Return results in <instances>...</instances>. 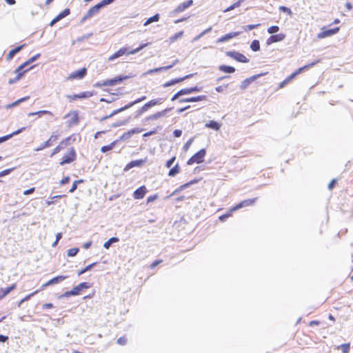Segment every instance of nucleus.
<instances>
[{"label":"nucleus","instance_id":"obj_59","mask_svg":"<svg viewBox=\"0 0 353 353\" xmlns=\"http://www.w3.org/2000/svg\"><path fill=\"white\" fill-rule=\"evenodd\" d=\"M13 170H14V168H10V169H6V170H2L1 172H0V177H3L6 175L9 174Z\"/></svg>","mask_w":353,"mask_h":353},{"label":"nucleus","instance_id":"obj_45","mask_svg":"<svg viewBox=\"0 0 353 353\" xmlns=\"http://www.w3.org/2000/svg\"><path fill=\"white\" fill-rule=\"evenodd\" d=\"M128 108H130L128 107V105L127 104L121 108L114 110L110 114H109V117H113L114 115H115L119 112H121Z\"/></svg>","mask_w":353,"mask_h":353},{"label":"nucleus","instance_id":"obj_35","mask_svg":"<svg viewBox=\"0 0 353 353\" xmlns=\"http://www.w3.org/2000/svg\"><path fill=\"white\" fill-rule=\"evenodd\" d=\"M43 114H49L50 116H52L53 114L50 112V111H48V110H39L38 112H30L28 114V117H31V116H34V115H38L39 117H41Z\"/></svg>","mask_w":353,"mask_h":353},{"label":"nucleus","instance_id":"obj_14","mask_svg":"<svg viewBox=\"0 0 353 353\" xmlns=\"http://www.w3.org/2000/svg\"><path fill=\"white\" fill-rule=\"evenodd\" d=\"M285 38V34L283 33H280L277 34L271 35L266 41L267 45H271L273 43L279 42L283 41Z\"/></svg>","mask_w":353,"mask_h":353},{"label":"nucleus","instance_id":"obj_63","mask_svg":"<svg viewBox=\"0 0 353 353\" xmlns=\"http://www.w3.org/2000/svg\"><path fill=\"white\" fill-rule=\"evenodd\" d=\"M81 292V290H80V288L78 287V285L72 289V292L74 296L79 295Z\"/></svg>","mask_w":353,"mask_h":353},{"label":"nucleus","instance_id":"obj_53","mask_svg":"<svg viewBox=\"0 0 353 353\" xmlns=\"http://www.w3.org/2000/svg\"><path fill=\"white\" fill-rule=\"evenodd\" d=\"M193 141H194V138L192 137V138L190 139H189V140H188V141L184 144V145H183V150H184L185 151H187V150L190 148V145H192V143Z\"/></svg>","mask_w":353,"mask_h":353},{"label":"nucleus","instance_id":"obj_26","mask_svg":"<svg viewBox=\"0 0 353 353\" xmlns=\"http://www.w3.org/2000/svg\"><path fill=\"white\" fill-rule=\"evenodd\" d=\"M144 163H145V160H143V159L132 161L126 165L125 170H129L134 167H139V166L142 165Z\"/></svg>","mask_w":353,"mask_h":353},{"label":"nucleus","instance_id":"obj_18","mask_svg":"<svg viewBox=\"0 0 353 353\" xmlns=\"http://www.w3.org/2000/svg\"><path fill=\"white\" fill-rule=\"evenodd\" d=\"M240 34H241V32H232L228 33V34H225L224 36L219 38L216 41V43H223V42L228 41L230 39L239 36Z\"/></svg>","mask_w":353,"mask_h":353},{"label":"nucleus","instance_id":"obj_31","mask_svg":"<svg viewBox=\"0 0 353 353\" xmlns=\"http://www.w3.org/2000/svg\"><path fill=\"white\" fill-rule=\"evenodd\" d=\"M16 285L13 284L12 285L4 289H1L0 292L2 293L0 295V299L4 297L7 294H8L12 290H13L15 288Z\"/></svg>","mask_w":353,"mask_h":353},{"label":"nucleus","instance_id":"obj_55","mask_svg":"<svg viewBox=\"0 0 353 353\" xmlns=\"http://www.w3.org/2000/svg\"><path fill=\"white\" fill-rule=\"evenodd\" d=\"M108 83V80H105L103 81H101V82H97L94 86L96 87V88H101L102 86H108V84H107Z\"/></svg>","mask_w":353,"mask_h":353},{"label":"nucleus","instance_id":"obj_58","mask_svg":"<svg viewBox=\"0 0 353 353\" xmlns=\"http://www.w3.org/2000/svg\"><path fill=\"white\" fill-rule=\"evenodd\" d=\"M117 343L119 344V345H124L126 344L127 343V339L124 336H121L120 338H119L117 339Z\"/></svg>","mask_w":353,"mask_h":353},{"label":"nucleus","instance_id":"obj_17","mask_svg":"<svg viewBox=\"0 0 353 353\" xmlns=\"http://www.w3.org/2000/svg\"><path fill=\"white\" fill-rule=\"evenodd\" d=\"M193 76L192 74H188V75H186L183 77H181V78H177V79H172L166 83H165L163 85V88H168V87H170L171 85H173L174 84H176L178 83H180L185 79H188L190 77H192Z\"/></svg>","mask_w":353,"mask_h":353},{"label":"nucleus","instance_id":"obj_29","mask_svg":"<svg viewBox=\"0 0 353 353\" xmlns=\"http://www.w3.org/2000/svg\"><path fill=\"white\" fill-rule=\"evenodd\" d=\"M183 90L184 92V94H192L194 92H200L201 90V87H199V86L196 85V86L188 88H183Z\"/></svg>","mask_w":353,"mask_h":353},{"label":"nucleus","instance_id":"obj_42","mask_svg":"<svg viewBox=\"0 0 353 353\" xmlns=\"http://www.w3.org/2000/svg\"><path fill=\"white\" fill-rule=\"evenodd\" d=\"M70 13V10L69 8H65L63 11L60 12L56 17L58 19L59 21H60L61 19L69 15Z\"/></svg>","mask_w":353,"mask_h":353},{"label":"nucleus","instance_id":"obj_52","mask_svg":"<svg viewBox=\"0 0 353 353\" xmlns=\"http://www.w3.org/2000/svg\"><path fill=\"white\" fill-rule=\"evenodd\" d=\"M132 135L131 134V132L129 131L125 132L119 139V140H128L130 138H131Z\"/></svg>","mask_w":353,"mask_h":353},{"label":"nucleus","instance_id":"obj_40","mask_svg":"<svg viewBox=\"0 0 353 353\" xmlns=\"http://www.w3.org/2000/svg\"><path fill=\"white\" fill-rule=\"evenodd\" d=\"M338 350H341L343 353H348L350 352V343H344L342 345H340L337 347Z\"/></svg>","mask_w":353,"mask_h":353},{"label":"nucleus","instance_id":"obj_54","mask_svg":"<svg viewBox=\"0 0 353 353\" xmlns=\"http://www.w3.org/2000/svg\"><path fill=\"white\" fill-rule=\"evenodd\" d=\"M279 10L281 11H282L283 12H285V13H287L289 15H291L292 14V10L288 8V7H285L284 6H281L279 7Z\"/></svg>","mask_w":353,"mask_h":353},{"label":"nucleus","instance_id":"obj_28","mask_svg":"<svg viewBox=\"0 0 353 353\" xmlns=\"http://www.w3.org/2000/svg\"><path fill=\"white\" fill-rule=\"evenodd\" d=\"M170 68H172V65H167V66L159 67V68L148 70L145 72V74H152L155 73V72H162V71H165V70H169Z\"/></svg>","mask_w":353,"mask_h":353},{"label":"nucleus","instance_id":"obj_5","mask_svg":"<svg viewBox=\"0 0 353 353\" xmlns=\"http://www.w3.org/2000/svg\"><path fill=\"white\" fill-rule=\"evenodd\" d=\"M226 55L241 63H248L249 59L243 54L236 51L226 52Z\"/></svg>","mask_w":353,"mask_h":353},{"label":"nucleus","instance_id":"obj_16","mask_svg":"<svg viewBox=\"0 0 353 353\" xmlns=\"http://www.w3.org/2000/svg\"><path fill=\"white\" fill-rule=\"evenodd\" d=\"M128 78H130V77L125 75L117 76L113 79H108V83L107 84H108V86H114L121 83L123 81L128 79Z\"/></svg>","mask_w":353,"mask_h":353},{"label":"nucleus","instance_id":"obj_44","mask_svg":"<svg viewBox=\"0 0 353 353\" xmlns=\"http://www.w3.org/2000/svg\"><path fill=\"white\" fill-rule=\"evenodd\" d=\"M28 99H29L28 96V97H25L23 98H21V99H19L17 100L16 101L13 102L12 103H10V104L8 105L7 108H11L12 107H14V106L19 105L20 103L26 101Z\"/></svg>","mask_w":353,"mask_h":353},{"label":"nucleus","instance_id":"obj_6","mask_svg":"<svg viewBox=\"0 0 353 353\" xmlns=\"http://www.w3.org/2000/svg\"><path fill=\"white\" fill-rule=\"evenodd\" d=\"M172 108H168L161 111L157 112L155 114H151L145 118L144 121L148 122L150 121L157 120L161 117H165L168 112L171 111Z\"/></svg>","mask_w":353,"mask_h":353},{"label":"nucleus","instance_id":"obj_10","mask_svg":"<svg viewBox=\"0 0 353 353\" xmlns=\"http://www.w3.org/2000/svg\"><path fill=\"white\" fill-rule=\"evenodd\" d=\"M265 73H261L256 75H253L249 78L245 79L241 82V90H245L251 83H252L254 81L257 79L258 78L263 76Z\"/></svg>","mask_w":353,"mask_h":353},{"label":"nucleus","instance_id":"obj_60","mask_svg":"<svg viewBox=\"0 0 353 353\" xmlns=\"http://www.w3.org/2000/svg\"><path fill=\"white\" fill-rule=\"evenodd\" d=\"M78 287L80 288V290L82 291L83 289H88L90 288V285L87 282H83L78 285Z\"/></svg>","mask_w":353,"mask_h":353},{"label":"nucleus","instance_id":"obj_25","mask_svg":"<svg viewBox=\"0 0 353 353\" xmlns=\"http://www.w3.org/2000/svg\"><path fill=\"white\" fill-rule=\"evenodd\" d=\"M26 44H23L11 50L7 55V59L11 60L17 53L19 52L24 48Z\"/></svg>","mask_w":353,"mask_h":353},{"label":"nucleus","instance_id":"obj_48","mask_svg":"<svg viewBox=\"0 0 353 353\" xmlns=\"http://www.w3.org/2000/svg\"><path fill=\"white\" fill-rule=\"evenodd\" d=\"M146 99V97L145 96H143L137 99H136L135 101H132L130 103H129L128 105V107L129 108H131L134 105L137 104V103H139L143 101H144L145 99Z\"/></svg>","mask_w":353,"mask_h":353},{"label":"nucleus","instance_id":"obj_62","mask_svg":"<svg viewBox=\"0 0 353 353\" xmlns=\"http://www.w3.org/2000/svg\"><path fill=\"white\" fill-rule=\"evenodd\" d=\"M28 70H27L28 71ZM26 72V70L25 71H23V69H22V67H20L19 66L15 70H14V73L17 75V74H21V77H23V75L24 74V73Z\"/></svg>","mask_w":353,"mask_h":353},{"label":"nucleus","instance_id":"obj_33","mask_svg":"<svg viewBox=\"0 0 353 353\" xmlns=\"http://www.w3.org/2000/svg\"><path fill=\"white\" fill-rule=\"evenodd\" d=\"M245 0H239L238 1L234 3L232 5L225 9L223 12H228L234 10V8H239L241 6V3L243 2Z\"/></svg>","mask_w":353,"mask_h":353},{"label":"nucleus","instance_id":"obj_9","mask_svg":"<svg viewBox=\"0 0 353 353\" xmlns=\"http://www.w3.org/2000/svg\"><path fill=\"white\" fill-rule=\"evenodd\" d=\"M339 31V27L332 28V29H328V30H324L323 28L322 31L317 34V37L319 39H323L325 37H331V36L338 33Z\"/></svg>","mask_w":353,"mask_h":353},{"label":"nucleus","instance_id":"obj_22","mask_svg":"<svg viewBox=\"0 0 353 353\" xmlns=\"http://www.w3.org/2000/svg\"><path fill=\"white\" fill-rule=\"evenodd\" d=\"M92 95V94L90 92H83L78 94H72V95H67V98H68L70 101L76 100L79 99H84L89 98Z\"/></svg>","mask_w":353,"mask_h":353},{"label":"nucleus","instance_id":"obj_32","mask_svg":"<svg viewBox=\"0 0 353 353\" xmlns=\"http://www.w3.org/2000/svg\"><path fill=\"white\" fill-rule=\"evenodd\" d=\"M119 241V238L117 237H111L110 239H109L107 241H105L104 243H103V247L105 248V249H109L110 247L111 246V245L114 243H117Z\"/></svg>","mask_w":353,"mask_h":353},{"label":"nucleus","instance_id":"obj_23","mask_svg":"<svg viewBox=\"0 0 353 353\" xmlns=\"http://www.w3.org/2000/svg\"><path fill=\"white\" fill-rule=\"evenodd\" d=\"M70 138H67L65 140H63L59 145H57L52 151V154H50V157H52L54 155L59 153L65 146L67 145L68 141H69Z\"/></svg>","mask_w":353,"mask_h":353},{"label":"nucleus","instance_id":"obj_13","mask_svg":"<svg viewBox=\"0 0 353 353\" xmlns=\"http://www.w3.org/2000/svg\"><path fill=\"white\" fill-rule=\"evenodd\" d=\"M86 74H87L86 68H83L79 70L72 72L70 74L68 79H83L86 75Z\"/></svg>","mask_w":353,"mask_h":353},{"label":"nucleus","instance_id":"obj_15","mask_svg":"<svg viewBox=\"0 0 353 353\" xmlns=\"http://www.w3.org/2000/svg\"><path fill=\"white\" fill-rule=\"evenodd\" d=\"M207 97L205 95H199L197 97H192L188 98H182L179 100V103H188V102H196L200 101L206 100Z\"/></svg>","mask_w":353,"mask_h":353},{"label":"nucleus","instance_id":"obj_34","mask_svg":"<svg viewBox=\"0 0 353 353\" xmlns=\"http://www.w3.org/2000/svg\"><path fill=\"white\" fill-rule=\"evenodd\" d=\"M318 62H319V61H316L314 62L311 63L310 64L305 65L303 67H301L299 69H297L294 72L296 73V75H298L299 74H300L301 72H302L305 70L308 69L309 68L314 66Z\"/></svg>","mask_w":353,"mask_h":353},{"label":"nucleus","instance_id":"obj_38","mask_svg":"<svg viewBox=\"0 0 353 353\" xmlns=\"http://www.w3.org/2000/svg\"><path fill=\"white\" fill-rule=\"evenodd\" d=\"M159 20V14H156L154 15H153L152 17H150L149 19H148V20L143 23V26H148V24L152 23V22H156V21H158Z\"/></svg>","mask_w":353,"mask_h":353},{"label":"nucleus","instance_id":"obj_50","mask_svg":"<svg viewBox=\"0 0 353 353\" xmlns=\"http://www.w3.org/2000/svg\"><path fill=\"white\" fill-rule=\"evenodd\" d=\"M182 95H184V92H183V89L180 90L176 94H174L173 95V97H172L171 101H174L176 100L177 99H179Z\"/></svg>","mask_w":353,"mask_h":353},{"label":"nucleus","instance_id":"obj_30","mask_svg":"<svg viewBox=\"0 0 353 353\" xmlns=\"http://www.w3.org/2000/svg\"><path fill=\"white\" fill-rule=\"evenodd\" d=\"M219 69L225 73H233L235 72V68L230 65H222L219 66Z\"/></svg>","mask_w":353,"mask_h":353},{"label":"nucleus","instance_id":"obj_51","mask_svg":"<svg viewBox=\"0 0 353 353\" xmlns=\"http://www.w3.org/2000/svg\"><path fill=\"white\" fill-rule=\"evenodd\" d=\"M259 26V24H251V25L243 26L242 28L244 31H248V30H252L257 28Z\"/></svg>","mask_w":353,"mask_h":353},{"label":"nucleus","instance_id":"obj_41","mask_svg":"<svg viewBox=\"0 0 353 353\" xmlns=\"http://www.w3.org/2000/svg\"><path fill=\"white\" fill-rule=\"evenodd\" d=\"M250 48L254 52H257L260 50V43L258 40H254L250 45Z\"/></svg>","mask_w":353,"mask_h":353},{"label":"nucleus","instance_id":"obj_43","mask_svg":"<svg viewBox=\"0 0 353 353\" xmlns=\"http://www.w3.org/2000/svg\"><path fill=\"white\" fill-rule=\"evenodd\" d=\"M96 264H97V263H92L87 265L85 268H84L83 269L79 271L78 275L80 276V275L85 273L86 272L90 271L94 266L96 265Z\"/></svg>","mask_w":353,"mask_h":353},{"label":"nucleus","instance_id":"obj_47","mask_svg":"<svg viewBox=\"0 0 353 353\" xmlns=\"http://www.w3.org/2000/svg\"><path fill=\"white\" fill-rule=\"evenodd\" d=\"M79 251V248H77L69 249L68 250V256H74L77 254Z\"/></svg>","mask_w":353,"mask_h":353},{"label":"nucleus","instance_id":"obj_39","mask_svg":"<svg viewBox=\"0 0 353 353\" xmlns=\"http://www.w3.org/2000/svg\"><path fill=\"white\" fill-rule=\"evenodd\" d=\"M212 30V27H209L208 28L205 29L203 32H201L199 34H198L196 37H195L192 39V42L196 41L199 39H200L202 37H203L205 34L209 33Z\"/></svg>","mask_w":353,"mask_h":353},{"label":"nucleus","instance_id":"obj_19","mask_svg":"<svg viewBox=\"0 0 353 353\" xmlns=\"http://www.w3.org/2000/svg\"><path fill=\"white\" fill-rule=\"evenodd\" d=\"M256 200V198L243 200V201H241L239 203H238L232 209V210L233 211L234 210H239L240 208H242L243 207H247V206L252 205V204H254V203L255 202Z\"/></svg>","mask_w":353,"mask_h":353},{"label":"nucleus","instance_id":"obj_27","mask_svg":"<svg viewBox=\"0 0 353 353\" xmlns=\"http://www.w3.org/2000/svg\"><path fill=\"white\" fill-rule=\"evenodd\" d=\"M205 128H211L214 130H219L221 128V124L215 121H210L209 122L206 123L205 125Z\"/></svg>","mask_w":353,"mask_h":353},{"label":"nucleus","instance_id":"obj_3","mask_svg":"<svg viewBox=\"0 0 353 353\" xmlns=\"http://www.w3.org/2000/svg\"><path fill=\"white\" fill-rule=\"evenodd\" d=\"M206 150L203 148L201 149L199 152L194 154L187 162L188 165H192L194 163H201L204 160V157L205 156Z\"/></svg>","mask_w":353,"mask_h":353},{"label":"nucleus","instance_id":"obj_2","mask_svg":"<svg viewBox=\"0 0 353 353\" xmlns=\"http://www.w3.org/2000/svg\"><path fill=\"white\" fill-rule=\"evenodd\" d=\"M148 45V43L141 44L137 48L132 50L130 52H128V49L125 48H121L118 51H117L115 53H114L111 57H110L109 60L113 61L115 59L124 55L125 54H134L139 52V51H141L142 49H143Z\"/></svg>","mask_w":353,"mask_h":353},{"label":"nucleus","instance_id":"obj_57","mask_svg":"<svg viewBox=\"0 0 353 353\" xmlns=\"http://www.w3.org/2000/svg\"><path fill=\"white\" fill-rule=\"evenodd\" d=\"M21 78V74H16V77L14 79H10L8 81L9 84H12L18 81Z\"/></svg>","mask_w":353,"mask_h":353},{"label":"nucleus","instance_id":"obj_20","mask_svg":"<svg viewBox=\"0 0 353 353\" xmlns=\"http://www.w3.org/2000/svg\"><path fill=\"white\" fill-rule=\"evenodd\" d=\"M68 277V276H63V275H59L56 277H54L52 279H50V281H48L46 283L43 284L42 285V288H43L48 285L59 283L61 282L62 281L65 280V279H67Z\"/></svg>","mask_w":353,"mask_h":353},{"label":"nucleus","instance_id":"obj_4","mask_svg":"<svg viewBox=\"0 0 353 353\" xmlns=\"http://www.w3.org/2000/svg\"><path fill=\"white\" fill-rule=\"evenodd\" d=\"M77 157L76 152L73 148H70L69 152L65 154L59 164L61 165L69 164L75 161Z\"/></svg>","mask_w":353,"mask_h":353},{"label":"nucleus","instance_id":"obj_56","mask_svg":"<svg viewBox=\"0 0 353 353\" xmlns=\"http://www.w3.org/2000/svg\"><path fill=\"white\" fill-rule=\"evenodd\" d=\"M183 34V31H180V32L176 33L172 37H171L170 39H171V41H174L176 40L177 39L181 38Z\"/></svg>","mask_w":353,"mask_h":353},{"label":"nucleus","instance_id":"obj_36","mask_svg":"<svg viewBox=\"0 0 353 353\" xmlns=\"http://www.w3.org/2000/svg\"><path fill=\"white\" fill-rule=\"evenodd\" d=\"M180 172V167L179 164H176L172 168H171L168 172V176H174Z\"/></svg>","mask_w":353,"mask_h":353},{"label":"nucleus","instance_id":"obj_11","mask_svg":"<svg viewBox=\"0 0 353 353\" xmlns=\"http://www.w3.org/2000/svg\"><path fill=\"white\" fill-rule=\"evenodd\" d=\"M57 139H58V137L57 135H51L50 139L48 141L43 142L38 148H35L34 151L39 152V151L43 150L44 148L50 147L52 145V143L54 141H56L57 140Z\"/></svg>","mask_w":353,"mask_h":353},{"label":"nucleus","instance_id":"obj_64","mask_svg":"<svg viewBox=\"0 0 353 353\" xmlns=\"http://www.w3.org/2000/svg\"><path fill=\"white\" fill-rule=\"evenodd\" d=\"M79 122V118L77 113H74L71 119L70 123L77 124Z\"/></svg>","mask_w":353,"mask_h":353},{"label":"nucleus","instance_id":"obj_49","mask_svg":"<svg viewBox=\"0 0 353 353\" xmlns=\"http://www.w3.org/2000/svg\"><path fill=\"white\" fill-rule=\"evenodd\" d=\"M279 30V27L278 26H272L268 28V32L269 34H274Z\"/></svg>","mask_w":353,"mask_h":353},{"label":"nucleus","instance_id":"obj_1","mask_svg":"<svg viewBox=\"0 0 353 353\" xmlns=\"http://www.w3.org/2000/svg\"><path fill=\"white\" fill-rule=\"evenodd\" d=\"M106 6H108L107 2L105 0H102L101 2L90 8L84 15V17L81 19V23H84L88 19H90L94 15L97 14L101 8L105 7Z\"/></svg>","mask_w":353,"mask_h":353},{"label":"nucleus","instance_id":"obj_8","mask_svg":"<svg viewBox=\"0 0 353 353\" xmlns=\"http://www.w3.org/2000/svg\"><path fill=\"white\" fill-rule=\"evenodd\" d=\"M163 101V98H157V99H152L150 101H149L148 102L145 103L141 108V110L143 111V112H145L148 109H150V108L153 107V106H155L157 105H159L161 103H162Z\"/></svg>","mask_w":353,"mask_h":353},{"label":"nucleus","instance_id":"obj_12","mask_svg":"<svg viewBox=\"0 0 353 353\" xmlns=\"http://www.w3.org/2000/svg\"><path fill=\"white\" fill-rule=\"evenodd\" d=\"M193 4L192 0H188L187 1H184L180 3L173 11L172 13L176 14L179 12H183L185 9L188 8Z\"/></svg>","mask_w":353,"mask_h":353},{"label":"nucleus","instance_id":"obj_21","mask_svg":"<svg viewBox=\"0 0 353 353\" xmlns=\"http://www.w3.org/2000/svg\"><path fill=\"white\" fill-rule=\"evenodd\" d=\"M146 192L147 190L145 186L142 185L134 192L133 196L135 199H141L144 197Z\"/></svg>","mask_w":353,"mask_h":353},{"label":"nucleus","instance_id":"obj_24","mask_svg":"<svg viewBox=\"0 0 353 353\" xmlns=\"http://www.w3.org/2000/svg\"><path fill=\"white\" fill-rule=\"evenodd\" d=\"M25 129H26V128L23 127V128L13 132L12 133L10 134L0 137V143L4 142L6 141H8V139L12 138L14 135L19 134V133L22 132Z\"/></svg>","mask_w":353,"mask_h":353},{"label":"nucleus","instance_id":"obj_37","mask_svg":"<svg viewBox=\"0 0 353 353\" xmlns=\"http://www.w3.org/2000/svg\"><path fill=\"white\" fill-rule=\"evenodd\" d=\"M117 141H113L109 145H103V147H101V151L103 152V153H105L111 150H112L116 144Z\"/></svg>","mask_w":353,"mask_h":353},{"label":"nucleus","instance_id":"obj_61","mask_svg":"<svg viewBox=\"0 0 353 353\" xmlns=\"http://www.w3.org/2000/svg\"><path fill=\"white\" fill-rule=\"evenodd\" d=\"M157 199H158V195L157 194L151 195V196L148 197L147 203H152V202L154 201L155 200H157Z\"/></svg>","mask_w":353,"mask_h":353},{"label":"nucleus","instance_id":"obj_46","mask_svg":"<svg viewBox=\"0 0 353 353\" xmlns=\"http://www.w3.org/2000/svg\"><path fill=\"white\" fill-rule=\"evenodd\" d=\"M83 181L82 179L74 181L73 182V184H72L71 188L70 189L69 192L71 193L74 192L77 190L78 184L83 183Z\"/></svg>","mask_w":353,"mask_h":353},{"label":"nucleus","instance_id":"obj_7","mask_svg":"<svg viewBox=\"0 0 353 353\" xmlns=\"http://www.w3.org/2000/svg\"><path fill=\"white\" fill-rule=\"evenodd\" d=\"M163 101V98H157V99H152L150 101H149L148 102L145 103L141 108V110L143 111V112H145L148 109H150V108L153 107V106H155L157 105H159L161 103H162Z\"/></svg>","mask_w":353,"mask_h":353}]
</instances>
